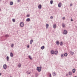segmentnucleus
I'll use <instances>...</instances> for the list:
<instances>
[{"mask_svg": "<svg viewBox=\"0 0 77 77\" xmlns=\"http://www.w3.org/2000/svg\"><path fill=\"white\" fill-rule=\"evenodd\" d=\"M37 70L38 71V72H40L41 71V67H37Z\"/></svg>", "mask_w": 77, "mask_h": 77, "instance_id": "nucleus-1", "label": "nucleus"}, {"mask_svg": "<svg viewBox=\"0 0 77 77\" xmlns=\"http://www.w3.org/2000/svg\"><path fill=\"white\" fill-rule=\"evenodd\" d=\"M20 25L21 27H23L24 26V23L23 22H21L20 23Z\"/></svg>", "mask_w": 77, "mask_h": 77, "instance_id": "nucleus-2", "label": "nucleus"}, {"mask_svg": "<svg viewBox=\"0 0 77 77\" xmlns=\"http://www.w3.org/2000/svg\"><path fill=\"white\" fill-rule=\"evenodd\" d=\"M63 34L64 35H66V34H67V31H66V30H64V32H63Z\"/></svg>", "mask_w": 77, "mask_h": 77, "instance_id": "nucleus-3", "label": "nucleus"}, {"mask_svg": "<svg viewBox=\"0 0 77 77\" xmlns=\"http://www.w3.org/2000/svg\"><path fill=\"white\" fill-rule=\"evenodd\" d=\"M58 7H61L62 6V3L61 2L59 3L58 5Z\"/></svg>", "mask_w": 77, "mask_h": 77, "instance_id": "nucleus-4", "label": "nucleus"}, {"mask_svg": "<svg viewBox=\"0 0 77 77\" xmlns=\"http://www.w3.org/2000/svg\"><path fill=\"white\" fill-rule=\"evenodd\" d=\"M38 9H41L42 8V6L41 5H38Z\"/></svg>", "mask_w": 77, "mask_h": 77, "instance_id": "nucleus-5", "label": "nucleus"}, {"mask_svg": "<svg viewBox=\"0 0 77 77\" xmlns=\"http://www.w3.org/2000/svg\"><path fill=\"white\" fill-rule=\"evenodd\" d=\"M58 53V51H55V52H54V54H55V55H57V54Z\"/></svg>", "mask_w": 77, "mask_h": 77, "instance_id": "nucleus-6", "label": "nucleus"}, {"mask_svg": "<svg viewBox=\"0 0 77 77\" xmlns=\"http://www.w3.org/2000/svg\"><path fill=\"white\" fill-rule=\"evenodd\" d=\"M3 68L4 69H6L7 68V66H6V65L5 64L3 66Z\"/></svg>", "mask_w": 77, "mask_h": 77, "instance_id": "nucleus-7", "label": "nucleus"}, {"mask_svg": "<svg viewBox=\"0 0 77 77\" xmlns=\"http://www.w3.org/2000/svg\"><path fill=\"white\" fill-rule=\"evenodd\" d=\"M51 53L52 54H53L54 53V50H52L51 51Z\"/></svg>", "mask_w": 77, "mask_h": 77, "instance_id": "nucleus-8", "label": "nucleus"}, {"mask_svg": "<svg viewBox=\"0 0 77 77\" xmlns=\"http://www.w3.org/2000/svg\"><path fill=\"white\" fill-rule=\"evenodd\" d=\"M56 44L57 45H59V42L57 41L56 42Z\"/></svg>", "mask_w": 77, "mask_h": 77, "instance_id": "nucleus-9", "label": "nucleus"}, {"mask_svg": "<svg viewBox=\"0 0 77 77\" xmlns=\"http://www.w3.org/2000/svg\"><path fill=\"white\" fill-rule=\"evenodd\" d=\"M72 72L73 73H75V69H72Z\"/></svg>", "mask_w": 77, "mask_h": 77, "instance_id": "nucleus-10", "label": "nucleus"}, {"mask_svg": "<svg viewBox=\"0 0 77 77\" xmlns=\"http://www.w3.org/2000/svg\"><path fill=\"white\" fill-rule=\"evenodd\" d=\"M70 53L71 55H73L74 54V52H73L70 51Z\"/></svg>", "mask_w": 77, "mask_h": 77, "instance_id": "nucleus-11", "label": "nucleus"}, {"mask_svg": "<svg viewBox=\"0 0 77 77\" xmlns=\"http://www.w3.org/2000/svg\"><path fill=\"white\" fill-rule=\"evenodd\" d=\"M14 56V55L12 53H10V56L11 57H13V56Z\"/></svg>", "mask_w": 77, "mask_h": 77, "instance_id": "nucleus-12", "label": "nucleus"}, {"mask_svg": "<svg viewBox=\"0 0 77 77\" xmlns=\"http://www.w3.org/2000/svg\"><path fill=\"white\" fill-rule=\"evenodd\" d=\"M26 21L27 22L30 21V18H28L26 19Z\"/></svg>", "mask_w": 77, "mask_h": 77, "instance_id": "nucleus-13", "label": "nucleus"}, {"mask_svg": "<svg viewBox=\"0 0 77 77\" xmlns=\"http://www.w3.org/2000/svg\"><path fill=\"white\" fill-rule=\"evenodd\" d=\"M46 29H48V26H49V25H48V24H46Z\"/></svg>", "mask_w": 77, "mask_h": 77, "instance_id": "nucleus-14", "label": "nucleus"}, {"mask_svg": "<svg viewBox=\"0 0 77 77\" xmlns=\"http://www.w3.org/2000/svg\"><path fill=\"white\" fill-rule=\"evenodd\" d=\"M33 42V40H31L30 41V44H32V43Z\"/></svg>", "mask_w": 77, "mask_h": 77, "instance_id": "nucleus-15", "label": "nucleus"}, {"mask_svg": "<svg viewBox=\"0 0 77 77\" xmlns=\"http://www.w3.org/2000/svg\"><path fill=\"white\" fill-rule=\"evenodd\" d=\"M53 75L54 76L56 75V73L55 72H53Z\"/></svg>", "mask_w": 77, "mask_h": 77, "instance_id": "nucleus-16", "label": "nucleus"}, {"mask_svg": "<svg viewBox=\"0 0 77 77\" xmlns=\"http://www.w3.org/2000/svg\"><path fill=\"white\" fill-rule=\"evenodd\" d=\"M56 27V25H53V28H54V29H55V28Z\"/></svg>", "mask_w": 77, "mask_h": 77, "instance_id": "nucleus-17", "label": "nucleus"}, {"mask_svg": "<svg viewBox=\"0 0 77 77\" xmlns=\"http://www.w3.org/2000/svg\"><path fill=\"white\" fill-rule=\"evenodd\" d=\"M45 48V47H44V46H43L41 47V49H42V50H43V49H44Z\"/></svg>", "mask_w": 77, "mask_h": 77, "instance_id": "nucleus-18", "label": "nucleus"}, {"mask_svg": "<svg viewBox=\"0 0 77 77\" xmlns=\"http://www.w3.org/2000/svg\"><path fill=\"white\" fill-rule=\"evenodd\" d=\"M67 55H68V54H67V53H66L64 54V56L66 57L67 56Z\"/></svg>", "mask_w": 77, "mask_h": 77, "instance_id": "nucleus-19", "label": "nucleus"}, {"mask_svg": "<svg viewBox=\"0 0 77 77\" xmlns=\"http://www.w3.org/2000/svg\"><path fill=\"white\" fill-rule=\"evenodd\" d=\"M29 57L30 59H31V60H32V57H31L30 56H29Z\"/></svg>", "mask_w": 77, "mask_h": 77, "instance_id": "nucleus-20", "label": "nucleus"}, {"mask_svg": "<svg viewBox=\"0 0 77 77\" xmlns=\"http://www.w3.org/2000/svg\"><path fill=\"white\" fill-rule=\"evenodd\" d=\"M50 3L51 5H52V4H53V1H51Z\"/></svg>", "mask_w": 77, "mask_h": 77, "instance_id": "nucleus-21", "label": "nucleus"}, {"mask_svg": "<svg viewBox=\"0 0 77 77\" xmlns=\"http://www.w3.org/2000/svg\"><path fill=\"white\" fill-rule=\"evenodd\" d=\"M12 21H13V23H15V19H12Z\"/></svg>", "mask_w": 77, "mask_h": 77, "instance_id": "nucleus-22", "label": "nucleus"}, {"mask_svg": "<svg viewBox=\"0 0 77 77\" xmlns=\"http://www.w3.org/2000/svg\"><path fill=\"white\" fill-rule=\"evenodd\" d=\"M13 5V2H10V5Z\"/></svg>", "mask_w": 77, "mask_h": 77, "instance_id": "nucleus-23", "label": "nucleus"}, {"mask_svg": "<svg viewBox=\"0 0 77 77\" xmlns=\"http://www.w3.org/2000/svg\"><path fill=\"white\" fill-rule=\"evenodd\" d=\"M69 75H72V72H69Z\"/></svg>", "mask_w": 77, "mask_h": 77, "instance_id": "nucleus-24", "label": "nucleus"}, {"mask_svg": "<svg viewBox=\"0 0 77 77\" xmlns=\"http://www.w3.org/2000/svg\"><path fill=\"white\" fill-rule=\"evenodd\" d=\"M7 60L8 61V60H9V57H8V56H7Z\"/></svg>", "mask_w": 77, "mask_h": 77, "instance_id": "nucleus-25", "label": "nucleus"}, {"mask_svg": "<svg viewBox=\"0 0 77 77\" xmlns=\"http://www.w3.org/2000/svg\"><path fill=\"white\" fill-rule=\"evenodd\" d=\"M62 26L63 27H64L65 26V24H63V23L62 24Z\"/></svg>", "mask_w": 77, "mask_h": 77, "instance_id": "nucleus-26", "label": "nucleus"}, {"mask_svg": "<svg viewBox=\"0 0 77 77\" xmlns=\"http://www.w3.org/2000/svg\"><path fill=\"white\" fill-rule=\"evenodd\" d=\"M21 64H19L18 66V67H21Z\"/></svg>", "mask_w": 77, "mask_h": 77, "instance_id": "nucleus-27", "label": "nucleus"}, {"mask_svg": "<svg viewBox=\"0 0 77 77\" xmlns=\"http://www.w3.org/2000/svg\"><path fill=\"white\" fill-rule=\"evenodd\" d=\"M61 57H63V54H61Z\"/></svg>", "mask_w": 77, "mask_h": 77, "instance_id": "nucleus-28", "label": "nucleus"}, {"mask_svg": "<svg viewBox=\"0 0 77 77\" xmlns=\"http://www.w3.org/2000/svg\"><path fill=\"white\" fill-rule=\"evenodd\" d=\"M26 73L27 74H30V72H27Z\"/></svg>", "mask_w": 77, "mask_h": 77, "instance_id": "nucleus-29", "label": "nucleus"}, {"mask_svg": "<svg viewBox=\"0 0 77 77\" xmlns=\"http://www.w3.org/2000/svg\"><path fill=\"white\" fill-rule=\"evenodd\" d=\"M62 44H63L62 43V42H61L60 43V45H62Z\"/></svg>", "mask_w": 77, "mask_h": 77, "instance_id": "nucleus-30", "label": "nucleus"}, {"mask_svg": "<svg viewBox=\"0 0 77 77\" xmlns=\"http://www.w3.org/2000/svg\"><path fill=\"white\" fill-rule=\"evenodd\" d=\"M50 18L51 19H53V16H51Z\"/></svg>", "mask_w": 77, "mask_h": 77, "instance_id": "nucleus-31", "label": "nucleus"}, {"mask_svg": "<svg viewBox=\"0 0 77 77\" xmlns=\"http://www.w3.org/2000/svg\"><path fill=\"white\" fill-rule=\"evenodd\" d=\"M11 46V47H14V44H12Z\"/></svg>", "mask_w": 77, "mask_h": 77, "instance_id": "nucleus-32", "label": "nucleus"}, {"mask_svg": "<svg viewBox=\"0 0 77 77\" xmlns=\"http://www.w3.org/2000/svg\"><path fill=\"white\" fill-rule=\"evenodd\" d=\"M65 17H63L62 19L63 20H65Z\"/></svg>", "mask_w": 77, "mask_h": 77, "instance_id": "nucleus-33", "label": "nucleus"}, {"mask_svg": "<svg viewBox=\"0 0 77 77\" xmlns=\"http://www.w3.org/2000/svg\"><path fill=\"white\" fill-rule=\"evenodd\" d=\"M49 76H50V77H51V74H50Z\"/></svg>", "mask_w": 77, "mask_h": 77, "instance_id": "nucleus-34", "label": "nucleus"}, {"mask_svg": "<svg viewBox=\"0 0 77 77\" xmlns=\"http://www.w3.org/2000/svg\"><path fill=\"white\" fill-rule=\"evenodd\" d=\"M29 15H27V17H29Z\"/></svg>", "mask_w": 77, "mask_h": 77, "instance_id": "nucleus-35", "label": "nucleus"}, {"mask_svg": "<svg viewBox=\"0 0 77 77\" xmlns=\"http://www.w3.org/2000/svg\"><path fill=\"white\" fill-rule=\"evenodd\" d=\"M72 4H71L70 5V6H72Z\"/></svg>", "mask_w": 77, "mask_h": 77, "instance_id": "nucleus-36", "label": "nucleus"}, {"mask_svg": "<svg viewBox=\"0 0 77 77\" xmlns=\"http://www.w3.org/2000/svg\"><path fill=\"white\" fill-rule=\"evenodd\" d=\"M29 45H28L27 46V47L28 48H29Z\"/></svg>", "mask_w": 77, "mask_h": 77, "instance_id": "nucleus-37", "label": "nucleus"}, {"mask_svg": "<svg viewBox=\"0 0 77 77\" xmlns=\"http://www.w3.org/2000/svg\"><path fill=\"white\" fill-rule=\"evenodd\" d=\"M71 21H73V20H72V19H71Z\"/></svg>", "mask_w": 77, "mask_h": 77, "instance_id": "nucleus-38", "label": "nucleus"}, {"mask_svg": "<svg viewBox=\"0 0 77 77\" xmlns=\"http://www.w3.org/2000/svg\"><path fill=\"white\" fill-rule=\"evenodd\" d=\"M66 75L67 76H68V74H66Z\"/></svg>", "mask_w": 77, "mask_h": 77, "instance_id": "nucleus-39", "label": "nucleus"}, {"mask_svg": "<svg viewBox=\"0 0 77 77\" xmlns=\"http://www.w3.org/2000/svg\"><path fill=\"white\" fill-rule=\"evenodd\" d=\"M1 75H2V73H0V76Z\"/></svg>", "mask_w": 77, "mask_h": 77, "instance_id": "nucleus-40", "label": "nucleus"}, {"mask_svg": "<svg viewBox=\"0 0 77 77\" xmlns=\"http://www.w3.org/2000/svg\"><path fill=\"white\" fill-rule=\"evenodd\" d=\"M1 1L2 0H0V2H1Z\"/></svg>", "mask_w": 77, "mask_h": 77, "instance_id": "nucleus-41", "label": "nucleus"}, {"mask_svg": "<svg viewBox=\"0 0 77 77\" xmlns=\"http://www.w3.org/2000/svg\"><path fill=\"white\" fill-rule=\"evenodd\" d=\"M0 10H1V9H0Z\"/></svg>", "mask_w": 77, "mask_h": 77, "instance_id": "nucleus-42", "label": "nucleus"}, {"mask_svg": "<svg viewBox=\"0 0 77 77\" xmlns=\"http://www.w3.org/2000/svg\"><path fill=\"white\" fill-rule=\"evenodd\" d=\"M75 77H76V76H75Z\"/></svg>", "mask_w": 77, "mask_h": 77, "instance_id": "nucleus-43", "label": "nucleus"}]
</instances>
